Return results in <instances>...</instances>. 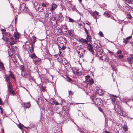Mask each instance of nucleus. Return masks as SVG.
<instances>
[{"label":"nucleus","mask_w":133,"mask_h":133,"mask_svg":"<svg viewBox=\"0 0 133 133\" xmlns=\"http://www.w3.org/2000/svg\"><path fill=\"white\" fill-rule=\"evenodd\" d=\"M20 69L22 71H24V69L23 66L22 65L20 66Z\"/></svg>","instance_id":"nucleus-40"},{"label":"nucleus","mask_w":133,"mask_h":133,"mask_svg":"<svg viewBox=\"0 0 133 133\" xmlns=\"http://www.w3.org/2000/svg\"><path fill=\"white\" fill-rule=\"evenodd\" d=\"M104 14L105 16H107L109 17L110 16V14L108 12H105L104 13Z\"/></svg>","instance_id":"nucleus-41"},{"label":"nucleus","mask_w":133,"mask_h":133,"mask_svg":"<svg viewBox=\"0 0 133 133\" xmlns=\"http://www.w3.org/2000/svg\"><path fill=\"white\" fill-rule=\"evenodd\" d=\"M24 106L26 108H29L31 106V104L29 102L24 103Z\"/></svg>","instance_id":"nucleus-24"},{"label":"nucleus","mask_w":133,"mask_h":133,"mask_svg":"<svg viewBox=\"0 0 133 133\" xmlns=\"http://www.w3.org/2000/svg\"><path fill=\"white\" fill-rule=\"evenodd\" d=\"M8 92L10 94H12L13 95L15 94V93L14 92L12 89L8 90Z\"/></svg>","instance_id":"nucleus-31"},{"label":"nucleus","mask_w":133,"mask_h":133,"mask_svg":"<svg viewBox=\"0 0 133 133\" xmlns=\"http://www.w3.org/2000/svg\"><path fill=\"white\" fill-rule=\"evenodd\" d=\"M2 102L1 99L0 98V105H2Z\"/></svg>","instance_id":"nucleus-53"},{"label":"nucleus","mask_w":133,"mask_h":133,"mask_svg":"<svg viewBox=\"0 0 133 133\" xmlns=\"http://www.w3.org/2000/svg\"><path fill=\"white\" fill-rule=\"evenodd\" d=\"M68 18L69 19V21L71 22H73L74 21V20L72 18H70V17H69Z\"/></svg>","instance_id":"nucleus-45"},{"label":"nucleus","mask_w":133,"mask_h":133,"mask_svg":"<svg viewBox=\"0 0 133 133\" xmlns=\"http://www.w3.org/2000/svg\"><path fill=\"white\" fill-rule=\"evenodd\" d=\"M41 59L36 57L35 59L33 60V62L34 64L36 65H37L38 64V63H41Z\"/></svg>","instance_id":"nucleus-8"},{"label":"nucleus","mask_w":133,"mask_h":133,"mask_svg":"<svg viewBox=\"0 0 133 133\" xmlns=\"http://www.w3.org/2000/svg\"><path fill=\"white\" fill-rule=\"evenodd\" d=\"M115 58H117V59H118V57H117V56H115Z\"/></svg>","instance_id":"nucleus-58"},{"label":"nucleus","mask_w":133,"mask_h":133,"mask_svg":"<svg viewBox=\"0 0 133 133\" xmlns=\"http://www.w3.org/2000/svg\"><path fill=\"white\" fill-rule=\"evenodd\" d=\"M84 52V50L83 48L79 49L77 50L78 54L80 56L82 55L83 54V52Z\"/></svg>","instance_id":"nucleus-14"},{"label":"nucleus","mask_w":133,"mask_h":133,"mask_svg":"<svg viewBox=\"0 0 133 133\" xmlns=\"http://www.w3.org/2000/svg\"><path fill=\"white\" fill-rule=\"evenodd\" d=\"M88 50L91 52L92 53H93L94 52V50L93 49V47L92 45L90 44H89L87 45Z\"/></svg>","instance_id":"nucleus-11"},{"label":"nucleus","mask_w":133,"mask_h":133,"mask_svg":"<svg viewBox=\"0 0 133 133\" xmlns=\"http://www.w3.org/2000/svg\"><path fill=\"white\" fill-rule=\"evenodd\" d=\"M36 38L35 37H34V39H35Z\"/></svg>","instance_id":"nucleus-62"},{"label":"nucleus","mask_w":133,"mask_h":133,"mask_svg":"<svg viewBox=\"0 0 133 133\" xmlns=\"http://www.w3.org/2000/svg\"><path fill=\"white\" fill-rule=\"evenodd\" d=\"M9 76H10V79H11V77L13 79H14V76L13 75L12 73L10 74L8 76L6 75V77H9Z\"/></svg>","instance_id":"nucleus-30"},{"label":"nucleus","mask_w":133,"mask_h":133,"mask_svg":"<svg viewBox=\"0 0 133 133\" xmlns=\"http://www.w3.org/2000/svg\"><path fill=\"white\" fill-rule=\"evenodd\" d=\"M1 132H3V133L4 132V130L3 129H1Z\"/></svg>","instance_id":"nucleus-57"},{"label":"nucleus","mask_w":133,"mask_h":133,"mask_svg":"<svg viewBox=\"0 0 133 133\" xmlns=\"http://www.w3.org/2000/svg\"><path fill=\"white\" fill-rule=\"evenodd\" d=\"M30 50L31 53H32L34 52V48L32 45H31V46L30 48Z\"/></svg>","instance_id":"nucleus-35"},{"label":"nucleus","mask_w":133,"mask_h":133,"mask_svg":"<svg viewBox=\"0 0 133 133\" xmlns=\"http://www.w3.org/2000/svg\"><path fill=\"white\" fill-rule=\"evenodd\" d=\"M115 127L116 130L118 131L120 129H121L122 128V127H121V125H119L118 124H117L116 125Z\"/></svg>","instance_id":"nucleus-17"},{"label":"nucleus","mask_w":133,"mask_h":133,"mask_svg":"<svg viewBox=\"0 0 133 133\" xmlns=\"http://www.w3.org/2000/svg\"><path fill=\"white\" fill-rule=\"evenodd\" d=\"M10 77H6V80L8 82L7 87L8 90H9L12 89V86L11 84L10 83Z\"/></svg>","instance_id":"nucleus-3"},{"label":"nucleus","mask_w":133,"mask_h":133,"mask_svg":"<svg viewBox=\"0 0 133 133\" xmlns=\"http://www.w3.org/2000/svg\"><path fill=\"white\" fill-rule=\"evenodd\" d=\"M14 36L15 38V39L16 40L19 38L20 35L18 33H17L15 34H14Z\"/></svg>","instance_id":"nucleus-22"},{"label":"nucleus","mask_w":133,"mask_h":133,"mask_svg":"<svg viewBox=\"0 0 133 133\" xmlns=\"http://www.w3.org/2000/svg\"><path fill=\"white\" fill-rule=\"evenodd\" d=\"M3 74V72L1 71L0 70V76H1Z\"/></svg>","instance_id":"nucleus-52"},{"label":"nucleus","mask_w":133,"mask_h":133,"mask_svg":"<svg viewBox=\"0 0 133 133\" xmlns=\"http://www.w3.org/2000/svg\"><path fill=\"white\" fill-rule=\"evenodd\" d=\"M8 38H6V41H8Z\"/></svg>","instance_id":"nucleus-60"},{"label":"nucleus","mask_w":133,"mask_h":133,"mask_svg":"<svg viewBox=\"0 0 133 133\" xmlns=\"http://www.w3.org/2000/svg\"><path fill=\"white\" fill-rule=\"evenodd\" d=\"M56 18L57 21H62L63 19L62 15L61 13L57 15Z\"/></svg>","instance_id":"nucleus-7"},{"label":"nucleus","mask_w":133,"mask_h":133,"mask_svg":"<svg viewBox=\"0 0 133 133\" xmlns=\"http://www.w3.org/2000/svg\"><path fill=\"white\" fill-rule=\"evenodd\" d=\"M57 5L56 4H52L51 6V8L50 9V10L51 11L54 10L57 7Z\"/></svg>","instance_id":"nucleus-21"},{"label":"nucleus","mask_w":133,"mask_h":133,"mask_svg":"<svg viewBox=\"0 0 133 133\" xmlns=\"http://www.w3.org/2000/svg\"><path fill=\"white\" fill-rule=\"evenodd\" d=\"M34 5L36 9L38 10L40 6V4L37 2H35L34 3Z\"/></svg>","instance_id":"nucleus-18"},{"label":"nucleus","mask_w":133,"mask_h":133,"mask_svg":"<svg viewBox=\"0 0 133 133\" xmlns=\"http://www.w3.org/2000/svg\"><path fill=\"white\" fill-rule=\"evenodd\" d=\"M131 58H132V59H133V55H131Z\"/></svg>","instance_id":"nucleus-56"},{"label":"nucleus","mask_w":133,"mask_h":133,"mask_svg":"<svg viewBox=\"0 0 133 133\" xmlns=\"http://www.w3.org/2000/svg\"><path fill=\"white\" fill-rule=\"evenodd\" d=\"M0 68L2 69H3L4 68V67L3 66V63L0 62Z\"/></svg>","instance_id":"nucleus-37"},{"label":"nucleus","mask_w":133,"mask_h":133,"mask_svg":"<svg viewBox=\"0 0 133 133\" xmlns=\"http://www.w3.org/2000/svg\"><path fill=\"white\" fill-rule=\"evenodd\" d=\"M49 5V3L46 1L43 2L42 3L41 5L43 7H46Z\"/></svg>","instance_id":"nucleus-20"},{"label":"nucleus","mask_w":133,"mask_h":133,"mask_svg":"<svg viewBox=\"0 0 133 133\" xmlns=\"http://www.w3.org/2000/svg\"><path fill=\"white\" fill-rule=\"evenodd\" d=\"M53 103L55 105H59V103L56 100H54L53 101Z\"/></svg>","instance_id":"nucleus-32"},{"label":"nucleus","mask_w":133,"mask_h":133,"mask_svg":"<svg viewBox=\"0 0 133 133\" xmlns=\"http://www.w3.org/2000/svg\"><path fill=\"white\" fill-rule=\"evenodd\" d=\"M20 9L21 11L25 12H26L28 10V8L26 6V4L24 3L21 4Z\"/></svg>","instance_id":"nucleus-1"},{"label":"nucleus","mask_w":133,"mask_h":133,"mask_svg":"<svg viewBox=\"0 0 133 133\" xmlns=\"http://www.w3.org/2000/svg\"><path fill=\"white\" fill-rule=\"evenodd\" d=\"M118 57L119 58L122 59L123 58L124 56L122 55L121 54L119 55Z\"/></svg>","instance_id":"nucleus-43"},{"label":"nucleus","mask_w":133,"mask_h":133,"mask_svg":"<svg viewBox=\"0 0 133 133\" xmlns=\"http://www.w3.org/2000/svg\"><path fill=\"white\" fill-rule=\"evenodd\" d=\"M1 31L2 32V33L3 34H5V35H6V30L4 29H1Z\"/></svg>","instance_id":"nucleus-36"},{"label":"nucleus","mask_w":133,"mask_h":133,"mask_svg":"<svg viewBox=\"0 0 133 133\" xmlns=\"http://www.w3.org/2000/svg\"><path fill=\"white\" fill-rule=\"evenodd\" d=\"M86 24H87L89 26L90 28H91V26H90V22H87L86 23Z\"/></svg>","instance_id":"nucleus-50"},{"label":"nucleus","mask_w":133,"mask_h":133,"mask_svg":"<svg viewBox=\"0 0 133 133\" xmlns=\"http://www.w3.org/2000/svg\"><path fill=\"white\" fill-rule=\"evenodd\" d=\"M43 8H44L43 7V6H42V5H40V6H39L38 11L39 12L43 11L44 10Z\"/></svg>","instance_id":"nucleus-29"},{"label":"nucleus","mask_w":133,"mask_h":133,"mask_svg":"<svg viewBox=\"0 0 133 133\" xmlns=\"http://www.w3.org/2000/svg\"><path fill=\"white\" fill-rule=\"evenodd\" d=\"M127 61L128 63H130L132 62V59L130 58H128L127 59Z\"/></svg>","instance_id":"nucleus-34"},{"label":"nucleus","mask_w":133,"mask_h":133,"mask_svg":"<svg viewBox=\"0 0 133 133\" xmlns=\"http://www.w3.org/2000/svg\"><path fill=\"white\" fill-rule=\"evenodd\" d=\"M131 9L132 11H133V8L131 7Z\"/></svg>","instance_id":"nucleus-59"},{"label":"nucleus","mask_w":133,"mask_h":133,"mask_svg":"<svg viewBox=\"0 0 133 133\" xmlns=\"http://www.w3.org/2000/svg\"><path fill=\"white\" fill-rule=\"evenodd\" d=\"M94 103L97 106L102 105V101L99 98H96L94 101Z\"/></svg>","instance_id":"nucleus-6"},{"label":"nucleus","mask_w":133,"mask_h":133,"mask_svg":"<svg viewBox=\"0 0 133 133\" xmlns=\"http://www.w3.org/2000/svg\"><path fill=\"white\" fill-rule=\"evenodd\" d=\"M132 37V36H130L127 37L126 39L124 38L123 39V42L125 43V44H127L128 42H129V41Z\"/></svg>","instance_id":"nucleus-16"},{"label":"nucleus","mask_w":133,"mask_h":133,"mask_svg":"<svg viewBox=\"0 0 133 133\" xmlns=\"http://www.w3.org/2000/svg\"><path fill=\"white\" fill-rule=\"evenodd\" d=\"M80 2H81L82 0H78Z\"/></svg>","instance_id":"nucleus-61"},{"label":"nucleus","mask_w":133,"mask_h":133,"mask_svg":"<svg viewBox=\"0 0 133 133\" xmlns=\"http://www.w3.org/2000/svg\"><path fill=\"white\" fill-rule=\"evenodd\" d=\"M99 34L100 37L103 36V33L101 32H100L99 33Z\"/></svg>","instance_id":"nucleus-44"},{"label":"nucleus","mask_w":133,"mask_h":133,"mask_svg":"<svg viewBox=\"0 0 133 133\" xmlns=\"http://www.w3.org/2000/svg\"><path fill=\"white\" fill-rule=\"evenodd\" d=\"M90 76L87 75L85 77V81L87 83H89L90 85H91L94 83V81L91 78H90Z\"/></svg>","instance_id":"nucleus-2"},{"label":"nucleus","mask_w":133,"mask_h":133,"mask_svg":"<svg viewBox=\"0 0 133 133\" xmlns=\"http://www.w3.org/2000/svg\"><path fill=\"white\" fill-rule=\"evenodd\" d=\"M80 41L82 42H83L86 44L87 43H88V41L86 39H84L82 38H81L80 39Z\"/></svg>","instance_id":"nucleus-26"},{"label":"nucleus","mask_w":133,"mask_h":133,"mask_svg":"<svg viewBox=\"0 0 133 133\" xmlns=\"http://www.w3.org/2000/svg\"><path fill=\"white\" fill-rule=\"evenodd\" d=\"M84 30L86 32V34H88V30H87V29H86V28H85Z\"/></svg>","instance_id":"nucleus-49"},{"label":"nucleus","mask_w":133,"mask_h":133,"mask_svg":"<svg viewBox=\"0 0 133 133\" xmlns=\"http://www.w3.org/2000/svg\"><path fill=\"white\" fill-rule=\"evenodd\" d=\"M60 8H61L62 10H63V9H64L65 10H66L65 6L62 5H61V7Z\"/></svg>","instance_id":"nucleus-42"},{"label":"nucleus","mask_w":133,"mask_h":133,"mask_svg":"<svg viewBox=\"0 0 133 133\" xmlns=\"http://www.w3.org/2000/svg\"><path fill=\"white\" fill-rule=\"evenodd\" d=\"M13 50H10V51L8 50V53L9 55L10 56H13V54H14L15 52L14 51H13Z\"/></svg>","instance_id":"nucleus-25"},{"label":"nucleus","mask_w":133,"mask_h":133,"mask_svg":"<svg viewBox=\"0 0 133 133\" xmlns=\"http://www.w3.org/2000/svg\"><path fill=\"white\" fill-rule=\"evenodd\" d=\"M109 52L110 53H111V54H112V52H111V51H109Z\"/></svg>","instance_id":"nucleus-64"},{"label":"nucleus","mask_w":133,"mask_h":133,"mask_svg":"<svg viewBox=\"0 0 133 133\" xmlns=\"http://www.w3.org/2000/svg\"><path fill=\"white\" fill-rule=\"evenodd\" d=\"M20 128L21 129H22V127H20Z\"/></svg>","instance_id":"nucleus-63"},{"label":"nucleus","mask_w":133,"mask_h":133,"mask_svg":"<svg viewBox=\"0 0 133 133\" xmlns=\"http://www.w3.org/2000/svg\"><path fill=\"white\" fill-rule=\"evenodd\" d=\"M30 57L32 59L35 58L37 57L36 56L34 53L30 55Z\"/></svg>","instance_id":"nucleus-28"},{"label":"nucleus","mask_w":133,"mask_h":133,"mask_svg":"<svg viewBox=\"0 0 133 133\" xmlns=\"http://www.w3.org/2000/svg\"><path fill=\"white\" fill-rule=\"evenodd\" d=\"M127 18L129 19H131V15L128 14L127 15Z\"/></svg>","instance_id":"nucleus-46"},{"label":"nucleus","mask_w":133,"mask_h":133,"mask_svg":"<svg viewBox=\"0 0 133 133\" xmlns=\"http://www.w3.org/2000/svg\"><path fill=\"white\" fill-rule=\"evenodd\" d=\"M90 13L91 14L93 17L96 19V21L97 22V19L99 18V16H100L99 13L96 11H95L93 13Z\"/></svg>","instance_id":"nucleus-4"},{"label":"nucleus","mask_w":133,"mask_h":133,"mask_svg":"<svg viewBox=\"0 0 133 133\" xmlns=\"http://www.w3.org/2000/svg\"><path fill=\"white\" fill-rule=\"evenodd\" d=\"M104 132L105 133H110L109 132V131H105Z\"/></svg>","instance_id":"nucleus-54"},{"label":"nucleus","mask_w":133,"mask_h":133,"mask_svg":"<svg viewBox=\"0 0 133 133\" xmlns=\"http://www.w3.org/2000/svg\"><path fill=\"white\" fill-rule=\"evenodd\" d=\"M65 40L62 37H59L58 38L57 41L58 42L62 44H64L65 43L64 41Z\"/></svg>","instance_id":"nucleus-15"},{"label":"nucleus","mask_w":133,"mask_h":133,"mask_svg":"<svg viewBox=\"0 0 133 133\" xmlns=\"http://www.w3.org/2000/svg\"><path fill=\"white\" fill-rule=\"evenodd\" d=\"M34 5L36 9L38 10L40 6V4L37 2H35L34 3Z\"/></svg>","instance_id":"nucleus-19"},{"label":"nucleus","mask_w":133,"mask_h":133,"mask_svg":"<svg viewBox=\"0 0 133 133\" xmlns=\"http://www.w3.org/2000/svg\"><path fill=\"white\" fill-rule=\"evenodd\" d=\"M72 70L74 74L77 75H80L81 74V72L79 70L76 68H73Z\"/></svg>","instance_id":"nucleus-5"},{"label":"nucleus","mask_w":133,"mask_h":133,"mask_svg":"<svg viewBox=\"0 0 133 133\" xmlns=\"http://www.w3.org/2000/svg\"><path fill=\"white\" fill-rule=\"evenodd\" d=\"M12 61L13 62V63L14 64L16 63V60L15 58L13 57L10 60V62L11 63H12Z\"/></svg>","instance_id":"nucleus-27"},{"label":"nucleus","mask_w":133,"mask_h":133,"mask_svg":"<svg viewBox=\"0 0 133 133\" xmlns=\"http://www.w3.org/2000/svg\"><path fill=\"white\" fill-rule=\"evenodd\" d=\"M70 35L71 36H72L73 35V31L72 30H69L68 32Z\"/></svg>","instance_id":"nucleus-33"},{"label":"nucleus","mask_w":133,"mask_h":133,"mask_svg":"<svg viewBox=\"0 0 133 133\" xmlns=\"http://www.w3.org/2000/svg\"><path fill=\"white\" fill-rule=\"evenodd\" d=\"M123 129L125 131H127V127L126 125H124L123 127Z\"/></svg>","instance_id":"nucleus-38"},{"label":"nucleus","mask_w":133,"mask_h":133,"mask_svg":"<svg viewBox=\"0 0 133 133\" xmlns=\"http://www.w3.org/2000/svg\"><path fill=\"white\" fill-rule=\"evenodd\" d=\"M66 6L68 8H69L70 7L71 5V4L70 3L68 2L66 3Z\"/></svg>","instance_id":"nucleus-39"},{"label":"nucleus","mask_w":133,"mask_h":133,"mask_svg":"<svg viewBox=\"0 0 133 133\" xmlns=\"http://www.w3.org/2000/svg\"><path fill=\"white\" fill-rule=\"evenodd\" d=\"M10 44L11 45H13L16 44L18 42V40H14L13 38L11 37L10 39Z\"/></svg>","instance_id":"nucleus-9"},{"label":"nucleus","mask_w":133,"mask_h":133,"mask_svg":"<svg viewBox=\"0 0 133 133\" xmlns=\"http://www.w3.org/2000/svg\"><path fill=\"white\" fill-rule=\"evenodd\" d=\"M119 110V111L120 112L119 113L118 112V113L120 115L123 116H127V114L122 110L120 109Z\"/></svg>","instance_id":"nucleus-10"},{"label":"nucleus","mask_w":133,"mask_h":133,"mask_svg":"<svg viewBox=\"0 0 133 133\" xmlns=\"http://www.w3.org/2000/svg\"><path fill=\"white\" fill-rule=\"evenodd\" d=\"M87 41L88 42H91L92 41L91 36L89 35L88 34H87Z\"/></svg>","instance_id":"nucleus-23"},{"label":"nucleus","mask_w":133,"mask_h":133,"mask_svg":"<svg viewBox=\"0 0 133 133\" xmlns=\"http://www.w3.org/2000/svg\"><path fill=\"white\" fill-rule=\"evenodd\" d=\"M52 16V14L51 13H49L48 11H47L46 12L45 17L48 18H51Z\"/></svg>","instance_id":"nucleus-12"},{"label":"nucleus","mask_w":133,"mask_h":133,"mask_svg":"<svg viewBox=\"0 0 133 133\" xmlns=\"http://www.w3.org/2000/svg\"><path fill=\"white\" fill-rule=\"evenodd\" d=\"M122 53V51L120 50H119L117 51V54H120Z\"/></svg>","instance_id":"nucleus-47"},{"label":"nucleus","mask_w":133,"mask_h":133,"mask_svg":"<svg viewBox=\"0 0 133 133\" xmlns=\"http://www.w3.org/2000/svg\"><path fill=\"white\" fill-rule=\"evenodd\" d=\"M67 81H68L70 82L71 81V79L68 77H67Z\"/></svg>","instance_id":"nucleus-48"},{"label":"nucleus","mask_w":133,"mask_h":133,"mask_svg":"<svg viewBox=\"0 0 133 133\" xmlns=\"http://www.w3.org/2000/svg\"><path fill=\"white\" fill-rule=\"evenodd\" d=\"M99 53H97V54L98 55L99 54V55H101V52H99Z\"/></svg>","instance_id":"nucleus-55"},{"label":"nucleus","mask_w":133,"mask_h":133,"mask_svg":"<svg viewBox=\"0 0 133 133\" xmlns=\"http://www.w3.org/2000/svg\"><path fill=\"white\" fill-rule=\"evenodd\" d=\"M30 43L29 41H28L25 43V45L24 48L26 50H27L30 47Z\"/></svg>","instance_id":"nucleus-13"},{"label":"nucleus","mask_w":133,"mask_h":133,"mask_svg":"<svg viewBox=\"0 0 133 133\" xmlns=\"http://www.w3.org/2000/svg\"><path fill=\"white\" fill-rule=\"evenodd\" d=\"M0 109H1V112L2 114H3V112L2 110V108L1 107V106H0Z\"/></svg>","instance_id":"nucleus-51"}]
</instances>
